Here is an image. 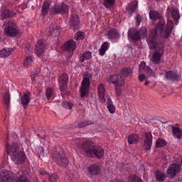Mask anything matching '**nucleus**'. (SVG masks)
Segmentation results:
<instances>
[{
    "label": "nucleus",
    "instance_id": "obj_19",
    "mask_svg": "<svg viewBox=\"0 0 182 182\" xmlns=\"http://www.w3.org/2000/svg\"><path fill=\"white\" fill-rule=\"evenodd\" d=\"M90 87V78L88 76L83 77L82 81L81 82V87L80 88V92H85Z\"/></svg>",
    "mask_w": 182,
    "mask_h": 182
},
{
    "label": "nucleus",
    "instance_id": "obj_38",
    "mask_svg": "<svg viewBox=\"0 0 182 182\" xmlns=\"http://www.w3.org/2000/svg\"><path fill=\"white\" fill-rule=\"evenodd\" d=\"M128 182H142L141 178L134 174H131L128 177Z\"/></svg>",
    "mask_w": 182,
    "mask_h": 182
},
{
    "label": "nucleus",
    "instance_id": "obj_21",
    "mask_svg": "<svg viewBox=\"0 0 182 182\" xmlns=\"http://www.w3.org/2000/svg\"><path fill=\"white\" fill-rule=\"evenodd\" d=\"M100 166L96 164H91L88 167V171L91 176H97L100 174Z\"/></svg>",
    "mask_w": 182,
    "mask_h": 182
},
{
    "label": "nucleus",
    "instance_id": "obj_15",
    "mask_svg": "<svg viewBox=\"0 0 182 182\" xmlns=\"http://www.w3.org/2000/svg\"><path fill=\"white\" fill-rule=\"evenodd\" d=\"M11 160L16 164H22V163H25L26 160V154H25L23 151H20L11 156Z\"/></svg>",
    "mask_w": 182,
    "mask_h": 182
},
{
    "label": "nucleus",
    "instance_id": "obj_39",
    "mask_svg": "<svg viewBox=\"0 0 182 182\" xmlns=\"http://www.w3.org/2000/svg\"><path fill=\"white\" fill-rule=\"evenodd\" d=\"M90 124H92V121L83 120L77 122V126L79 128L86 127V126H90Z\"/></svg>",
    "mask_w": 182,
    "mask_h": 182
},
{
    "label": "nucleus",
    "instance_id": "obj_5",
    "mask_svg": "<svg viewBox=\"0 0 182 182\" xmlns=\"http://www.w3.org/2000/svg\"><path fill=\"white\" fill-rule=\"evenodd\" d=\"M146 36L147 29L144 27L141 28L140 30L131 28L127 33L128 39H132L133 42H139L141 38H145Z\"/></svg>",
    "mask_w": 182,
    "mask_h": 182
},
{
    "label": "nucleus",
    "instance_id": "obj_7",
    "mask_svg": "<svg viewBox=\"0 0 182 182\" xmlns=\"http://www.w3.org/2000/svg\"><path fill=\"white\" fill-rule=\"evenodd\" d=\"M53 159L57 166H60V167H68L69 165V159L66 158V156L62 151H55L53 153Z\"/></svg>",
    "mask_w": 182,
    "mask_h": 182
},
{
    "label": "nucleus",
    "instance_id": "obj_49",
    "mask_svg": "<svg viewBox=\"0 0 182 182\" xmlns=\"http://www.w3.org/2000/svg\"><path fill=\"white\" fill-rule=\"evenodd\" d=\"M46 96L48 100H49V99H50V97H52V96H53V92H46Z\"/></svg>",
    "mask_w": 182,
    "mask_h": 182
},
{
    "label": "nucleus",
    "instance_id": "obj_57",
    "mask_svg": "<svg viewBox=\"0 0 182 182\" xmlns=\"http://www.w3.org/2000/svg\"><path fill=\"white\" fill-rule=\"evenodd\" d=\"M46 92H52V89H51V88H48V89L46 90Z\"/></svg>",
    "mask_w": 182,
    "mask_h": 182
},
{
    "label": "nucleus",
    "instance_id": "obj_2",
    "mask_svg": "<svg viewBox=\"0 0 182 182\" xmlns=\"http://www.w3.org/2000/svg\"><path fill=\"white\" fill-rule=\"evenodd\" d=\"M82 150H84L87 157H97L102 159L105 156V150L102 146H96L91 141H85L82 143Z\"/></svg>",
    "mask_w": 182,
    "mask_h": 182
},
{
    "label": "nucleus",
    "instance_id": "obj_22",
    "mask_svg": "<svg viewBox=\"0 0 182 182\" xmlns=\"http://www.w3.org/2000/svg\"><path fill=\"white\" fill-rule=\"evenodd\" d=\"M127 140L129 144H137L140 141V136L136 134H132L128 136Z\"/></svg>",
    "mask_w": 182,
    "mask_h": 182
},
{
    "label": "nucleus",
    "instance_id": "obj_51",
    "mask_svg": "<svg viewBox=\"0 0 182 182\" xmlns=\"http://www.w3.org/2000/svg\"><path fill=\"white\" fill-rule=\"evenodd\" d=\"M40 176H46L48 175V172L45 171V169H40L39 170Z\"/></svg>",
    "mask_w": 182,
    "mask_h": 182
},
{
    "label": "nucleus",
    "instance_id": "obj_20",
    "mask_svg": "<svg viewBox=\"0 0 182 182\" xmlns=\"http://www.w3.org/2000/svg\"><path fill=\"white\" fill-rule=\"evenodd\" d=\"M21 103L23 106H28L31 103V92H23L21 95Z\"/></svg>",
    "mask_w": 182,
    "mask_h": 182
},
{
    "label": "nucleus",
    "instance_id": "obj_58",
    "mask_svg": "<svg viewBox=\"0 0 182 182\" xmlns=\"http://www.w3.org/2000/svg\"><path fill=\"white\" fill-rule=\"evenodd\" d=\"M30 48H31V46H28V48H25V50H29Z\"/></svg>",
    "mask_w": 182,
    "mask_h": 182
},
{
    "label": "nucleus",
    "instance_id": "obj_9",
    "mask_svg": "<svg viewBox=\"0 0 182 182\" xmlns=\"http://www.w3.org/2000/svg\"><path fill=\"white\" fill-rule=\"evenodd\" d=\"M46 48V42L43 39L38 40L36 45L35 53L36 56L41 58L45 53V49Z\"/></svg>",
    "mask_w": 182,
    "mask_h": 182
},
{
    "label": "nucleus",
    "instance_id": "obj_48",
    "mask_svg": "<svg viewBox=\"0 0 182 182\" xmlns=\"http://www.w3.org/2000/svg\"><path fill=\"white\" fill-rule=\"evenodd\" d=\"M98 92H105V85L100 84L98 86Z\"/></svg>",
    "mask_w": 182,
    "mask_h": 182
},
{
    "label": "nucleus",
    "instance_id": "obj_55",
    "mask_svg": "<svg viewBox=\"0 0 182 182\" xmlns=\"http://www.w3.org/2000/svg\"><path fill=\"white\" fill-rule=\"evenodd\" d=\"M31 75H33V76H35L36 77V76H38V75H39V72H38V71H36V72H34L33 74H31Z\"/></svg>",
    "mask_w": 182,
    "mask_h": 182
},
{
    "label": "nucleus",
    "instance_id": "obj_34",
    "mask_svg": "<svg viewBox=\"0 0 182 182\" xmlns=\"http://www.w3.org/2000/svg\"><path fill=\"white\" fill-rule=\"evenodd\" d=\"M12 53V48H3L0 50V58H8Z\"/></svg>",
    "mask_w": 182,
    "mask_h": 182
},
{
    "label": "nucleus",
    "instance_id": "obj_8",
    "mask_svg": "<svg viewBox=\"0 0 182 182\" xmlns=\"http://www.w3.org/2000/svg\"><path fill=\"white\" fill-rule=\"evenodd\" d=\"M69 12V6L65 3L55 5L50 11V15H63Z\"/></svg>",
    "mask_w": 182,
    "mask_h": 182
},
{
    "label": "nucleus",
    "instance_id": "obj_61",
    "mask_svg": "<svg viewBox=\"0 0 182 182\" xmlns=\"http://www.w3.org/2000/svg\"><path fill=\"white\" fill-rule=\"evenodd\" d=\"M42 150H43V148H41Z\"/></svg>",
    "mask_w": 182,
    "mask_h": 182
},
{
    "label": "nucleus",
    "instance_id": "obj_11",
    "mask_svg": "<svg viewBox=\"0 0 182 182\" xmlns=\"http://www.w3.org/2000/svg\"><path fill=\"white\" fill-rule=\"evenodd\" d=\"M70 27L73 31H79L80 29V19L77 14H72L70 18Z\"/></svg>",
    "mask_w": 182,
    "mask_h": 182
},
{
    "label": "nucleus",
    "instance_id": "obj_3",
    "mask_svg": "<svg viewBox=\"0 0 182 182\" xmlns=\"http://www.w3.org/2000/svg\"><path fill=\"white\" fill-rule=\"evenodd\" d=\"M130 75H132V68L124 67L122 70V74L110 76L109 80L115 85V89L117 90L119 86H124V76H130Z\"/></svg>",
    "mask_w": 182,
    "mask_h": 182
},
{
    "label": "nucleus",
    "instance_id": "obj_45",
    "mask_svg": "<svg viewBox=\"0 0 182 182\" xmlns=\"http://www.w3.org/2000/svg\"><path fill=\"white\" fill-rule=\"evenodd\" d=\"M145 72L149 76H153L154 75V71H153L149 66L145 68Z\"/></svg>",
    "mask_w": 182,
    "mask_h": 182
},
{
    "label": "nucleus",
    "instance_id": "obj_27",
    "mask_svg": "<svg viewBox=\"0 0 182 182\" xmlns=\"http://www.w3.org/2000/svg\"><path fill=\"white\" fill-rule=\"evenodd\" d=\"M149 18L153 21L154 22H156V21H159L160 18H161V16L160 15V13H159L156 11L151 10L149 11Z\"/></svg>",
    "mask_w": 182,
    "mask_h": 182
},
{
    "label": "nucleus",
    "instance_id": "obj_25",
    "mask_svg": "<svg viewBox=\"0 0 182 182\" xmlns=\"http://www.w3.org/2000/svg\"><path fill=\"white\" fill-rule=\"evenodd\" d=\"M107 109L111 114H114L116 112V107L113 105V101L112 98L108 97L107 100Z\"/></svg>",
    "mask_w": 182,
    "mask_h": 182
},
{
    "label": "nucleus",
    "instance_id": "obj_17",
    "mask_svg": "<svg viewBox=\"0 0 182 182\" xmlns=\"http://www.w3.org/2000/svg\"><path fill=\"white\" fill-rule=\"evenodd\" d=\"M178 73L174 70H168L165 73V79L169 82H178Z\"/></svg>",
    "mask_w": 182,
    "mask_h": 182
},
{
    "label": "nucleus",
    "instance_id": "obj_47",
    "mask_svg": "<svg viewBox=\"0 0 182 182\" xmlns=\"http://www.w3.org/2000/svg\"><path fill=\"white\" fill-rule=\"evenodd\" d=\"M146 68H147V66H146V63L141 62L139 67V70H146Z\"/></svg>",
    "mask_w": 182,
    "mask_h": 182
},
{
    "label": "nucleus",
    "instance_id": "obj_33",
    "mask_svg": "<svg viewBox=\"0 0 182 182\" xmlns=\"http://www.w3.org/2000/svg\"><path fill=\"white\" fill-rule=\"evenodd\" d=\"M171 15L175 21L176 25H177V21L180 19V13H178V10L176 8H172L171 10Z\"/></svg>",
    "mask_w": 182,
    "mask_h": 182
},
{
    "label": "nucleus",
    "instance_id": "obj_46",
    "mask_svg": "<svg viewBox=\"0 0 182 182\" xmlns=\"http://www.w3.org/2000/svg\"><path fill=\"white\" fill-rule=\"evenodd\" d=\"M136 26H139L140 23H141V16L140 14H138L136 17Z\"/></svg>",
    "mask_w": 182,
    "mask_h": 182
},
{
    "label": "nucleus",
    "instance_id": "obj_24",
    "mask_svg": "<svg viewBox=\"0 0 182 182\" xmlns=\"http://www.w3.org/2000/svg\"><path fill=\"white\" fill-rule=\"evenodd\" d=\"M178 124H177L176 127L172 126V134L176 139H181L182 137V129L178 127Z\"/></svg>",
    "mask_w": 182,
    "mask_h": 182
},
{
    "label": "nucleus",
    "instance_id": "obj_60",
    "mask_svg": "<svg viewBox=\"0 0 182 182\" xmlns=\"http://www.w3.org/2000/svg\"><path fill=\"white\" fill-rule=\"evenodd\" d=\"M26 9V6H25V7H23V9Z\"/></svg>",
    "mask_w": 182,
    "mask_h": 182
},
{
    "label": "nucleus",
    "instance_id": "obj_1",
    "mask_svg": "<svg viewBox=\"0 0 182 182\" xmlns=\"http://www.w3.org/2000/svg\"><path fill=\"white\" fill-rule=\"evenodd\" d=\"M160 21L156 24L155 28L151 31L147 39L150 49H155L152 55V62L155 65H159L161 60V56L164 55V39H168L171 36L174 23L167 18V23Z\"/></svg>",
    "mask_w": 182,
    "mask_h": 182
},
{
    "label": "nucleus",
    "instance_id": "obj_37",
    "mask_svg": "<svg viewBox=\"0 0 182 182\" xmlns=\"http://www.w3.org/2000/svg\"><path fill=\"white\" fill-rule=\"evenodd\" d=\"M165 146H167V141L161 138H159L156 140V149H159L160 147H164Z\"/></svg>",
    "mask_w": 182,
    "mask_h": 182
},
{
    "label": "nucleus",
    "instance_id": "obj_31",
    "mask_svg": "<svg viewBox=\"0 0 182 182\" xmlns=\"http://www.w3.org/2000/svg\"><path fill=\"white\" fill-rule=\"evenodd\" d=\"M32 63H33V58H32V56L29 55H26L23 62V66L24 68H29V66H31Z\"/></svg>",
    "mask_w": 182,
    "mask_h": 182
},
{
    "label": "nucleus",
    "instance_id": "obj_23",
    "mask_svg": "<svg viewBox=\"0 0 182 182\" xmlns=\"http://www.w3.org/2000/svg\"><path fill=\"white\" fill-rule=\"evenodd\" d=\"M107 36L108 39H119L120 34L114 28H112L107 31Z\"/></svg>",
    "mask_w": 182,
    "mask_h": 182
},
{
    "label": "nucleus",
    "instance_id": "obj_16",
    "mask_svg": "<svg viewBox=\"0 0 182 182\" xmlns=\"http://www.w3.org/2000/svg\"><path fill=\"white\" fill-rule=\"evenodd\" d=\"M19 150V145L16 142H12L11 144H6V151L7 154L13 156L14 154H16V153Z\"/></svg>",
    "mask_w": 182,
    "mask_h": 182
},
{
    "label": "nucleus",
    "instance_id": "obj_59",
    "mask_svg": "<svg viewBox=\"0 0 182 182\" xmlns=\"http://www.w3.org/2000/svg\"><path fill=\"white\" fill-rule=\"evenodd\" d=\"M147 85H149V81H146L145 83H144L145 86H147Z\"/></svg>",
    "mask_w": 182,
    "mask_h": 182
},
{
    "label": "nucleus",
    "instance_id": "obj_10",
    "mask_svg": "<svg viewBox=\"0 0 182 182\" xmlns=\"http://www.w3.org/2000/svg\"><path fill=\"white\" fill-rule=\"evenodd\" d=\"M144 147L146 151L151 149V146H153V135L151 132H146L144 136Z\"/></svg>",
    "mask_w": 182,
    "mask_h": 182
},
{
    "label": "nucleus",
    "instance_id": "obj_54",
    "mask_svg": "<svg viewBox=\"0 0 182 182\" xmlns=\"http://www.w3.org/2000/svg\"><path fill=\"white\" fill-rule=\"evenodd\" d=\"M31 77L32 82H35V79H36V77L35 75H31Z\"/></svg>",
    "mask_w": 182,
    "mask_h": 182
},
{
    "label": "nucleus",
    "instance_id": "obj_28",
    "mask_svg": "<svg viewBox=\"0 0 182 182\" xmlns=\"http://www.w3.org/2000/svg\"><path fill=\"white\" fill-rule=\"evenodd\" d=\"M1 19H7V18H11V16H14V11H11L9 9H3L1 11Z\"/></svg>",
    "mask_w": 182,
    "mask_h": 182
},
{
    "label": "nucleus",
    "instance_id": "obj_44",
    "mask_svg": "<svg viewBox=\"0 0 182 182\" xmlns=\"http://www.w3.org/2000/svg\"><path fill=\"white\" fill-rule=\"evenodd\" d=\"M136 9H137V4H134L133 6H131V9L128 11L129 15H130V16H132V15H133V14H134Z\"/></svg>",
    "mask_w": 182,
    "mask_h": 182
},
{
    "label": "nucleus",
    "instance_id": "obj_42",
    "mask_svg": "<svg viewBox=\"0 0 182 182\" xmlns=\"http://www.w3.org/2000/svg\"><path fill=\"white\" fill-rule=\"evenodd\" d=\"M61 106L65 107V109H69L70 110V109L73 107V104H72V102H63Z\"/></svg>",
    "mask_w": 182,
    "mask_h": 182
},
{
    "label": "nucleus",
    "instance_id": "obj_14",
    "mask_svg": "<svg viewBox=\"0 0 182 182\" xmlns=\"http://www.w3.org/2000/svg\"><path fill=\"white\" fill-rule=\"evenodd\" d=\"M181 168V166L177 164H171L166 171V173L169 177L174 178L175 176H177L178 173H180V170Z\"/></svg>",
    "mask_w": 182,
    "mask_h": 182
},
{
    "label": "nucleus",
    "instance_id": "obj_56",
    "mask_svg": "<svg viewBox=\"0 0 182 182\" xmlns=\"http://www.w3.org/2000/svg\"><path fill=\"white\" fill-rule=\"evenodd\" d=\"M116 96H120L122 95V92H116Z\"/></svg>",
    "mask_w": 182,
    "mask_h": 182
},
{
    "label": "nucleus",
    "instance_id": "obj_53",
    "mask_svg": "<svg viewBox=\"0 0 182 182\" xmlns=\"http://www.w3.org/2000/svg\"><path fill=\"white\" fill-rule=\"evenodd\" d=\"M38 137H39L40 139H42V140L46 139V135H43V136H41V134H37Z\"/></svg>",
    "mask_w": 182,
    "mask_h": 182
},
{
    "label": "nucleus",
    "instance_id": "obj_6",
    "mask_svg": "<svg viewBox=\"0 0 182 182\" xmlns=\"http://www.w3.org/2000/svg\"><path fill=\"white\" fill-rule=\"evenodd\" d=\"M4 33L6 36L15 38V36L19 33L16 23L12 20H9L8 22L4 23Z\"/></svg>",
    "mask_w": 182,
    "mask_h": 182
},
{
    "label": "nucleus",
    "instance_id": "obj_12",
    "mask_svg": "<svg viewBox=\"0 0 182 182\" xmlns=\"http://www.w3.org/2000/svg\"><path fill=\"white\" fill-rule=\"evenodd\" d=\"M63 50L68 52L70 53L69 58H72L73 55V52L76 50V42L73 40H69L65 43H64Z\"/></svg>",
    "mask_w": 182,
    "mask_h": 182
},
{
    "label": "nucleus",
    "instance_id": "obj_36",
    "mask_svg": "<svg viewBox=\"0 0 182 182\" xmlns=\"http://www.w3.org/2000/svg\"><path fill=\"white\" fill-rule=\"evenodd\" d=\"M109 49V43L107 42H105L102 46L101 48L99 50L100 55L101 56H104V55L106 53V50Z\"/></svg>",
    "mask_w": 182,
    "mask_h": 182
},
{
    "label": "nucleus",
    "instance_id": "obj_13",
    "mask_svg": "<svg viewBox=\"0 0 182 182\" xmlns=\"http://www.w3.org/2000/svg\"><path fill=\"white\" fill-rule=\"evenodd\" d=\"M69 76L66 73H63L58 77V85L61 92H65L68 89V82Z\"/></svg>",
    "mask_w": 182,
    "mask_h": 182
},
{
    "label": "nucleus",
    "instance_id": "obj_30",
    "mask_svg": "<svg viewBox=\"0 0 182 182\" xmlns=\"http://www.w3.org/2000/svg\"><path fill=\"white\" fill-rule=\"evenodd\" d=\"M156 180L159 182H163L166 180V173L161 172V171H156L154 173Z\"/></svg>",
    "mask_w": 182,
    "mask_h": 182
},
{
    "label": "nucleus",
    "instance_id": "obj_35",
    "mask_svg": "<svg viewBox=\"0 0 182 182\" xmlns=\"http://www.w3.org/2000/svg\"><path fill=\"white\" fill-rule=\"evenodd\" d=\"M114 2L116 0H102V5L107 8V9H110L114 6Z\"/></svg>",
    "mask_w": 182,
    "mask_h": 182
},
{
    "label": "nucleus",
    "instance_id": "obj_40",
    "mask_svg": "<svg viewBox=\"0 0 182 182\" xmlns=\"http://www.w3.org/2000/svg\"><path fill=\"white\" fill-rule=\"evenodd\" d=\"M74 39L75 41H83L85 39V33L82 31H78L75 33Z\"/></svg>",
    "mask_w": 182,
    "mask_h": 182
},
{
    "label": "nucleus",
    "instance_id": "obj_26",
    "mask_svg": "<svg viewBox=\"0 0 182 182\" xmlns=\"http://www.w3.org/2000/svg\"><path fill=\"white\" fill-rule=\"evenodd\" d=\"M3 103L5 105L6 109H9L11 105V94L8 92L3 94Z\"/></svg>",
    "mask_w": 182,
    "mask_h": 182
},
{
    "label": "nucleus",
    "instance_id": "obj_50",
    "mask_svg": "<svg viewBox=\"0 0 182 182\" xmlns=\"http://www.w3.org/2000/svg\"><path fill=\"white\" fill-rule=\"evenodd\" d=\"M146 79V75L144 74H141L139 75V82H143Z\"/></svg>",
    "mask_w": 182,
    "mask_h": 182
},
{
    "label": "nucleus",
    "instance_id": "obj_18",
    "mask_svg": "<svg viewBox=\"0 0 182 182\" xmlns=\"http://www.w3.org/2000/svg\"><path fill=\"white\" fill-rule=\"evenodd\" d=\"M48 32L50 36H59L60 35V26L56 23H51Z\"/></svg>",
    "mask_w": 182,
    "mask_h": 182
},
{
    "label": "nucleus",
    "instance_id": "obj_52",
    "mask_svg": "<svg viewBox=\"0 0 182 182\" xmlns=\"http://www.w3.org/2000/svg\"><path fill=\"white\" fill-rule=\"evenodd\" d=\"M85 96H89L88 92H81L80 97H85Z\"/></svg>",
    "mask_w": 182,
    "mask_h": 182
},
{
    "label": "nucleus",
    "instance_id": "obj_41",
    "mask_svg": "<svg viewBox=\"0 0 182 182\" xmlns=\"http://www.w3.org/2000/svg\"><path fill=\"white\" fill-rule=\"evenodd\" d=\"M98 96L100 97L101 103H106V92H98Z\"/></svg>",
    "mask_w": 182,
    "mask_h": 182
},
{
    "label": "nucleus",
    "instance_id": "obj_43",
    "mask_svg": "<svg viewBox=\"0 0 182 182\" xmlns=\"http://www.w3.org/2000/svg\"><path fill=\"white\" fill-rule=\"evenodd\" d=\"M48 180L50 182H56L58 180V174L56 173H51L50 175H49L48 176Z\"/></svg>",
    "mask_w": 182,
    "mask_h": 182
},
{
    "label": "nucleus",
    "instance_id": "obj_32",
    "mask_svg": "<svg viewBox=\"0 0 182 182\" xmlns=\"http://www.w3.org/2000/svg\"><path fill=\"white\" fill-rule=\"evenodd\" d=\"M89 59H92V53L90 51H85L80 55V60L81 63H83L85 60H89Z\"/></svg>",
    "mask_w": 182,
    "mask_h": 182
},
{
    "label": "nucleus",
    "instance_id": "obj_29",
    "mask_svg": "<svg viewBox=\"0 0 182 182\" xmlns=\"http://www.w3.org/2000/svg\"><path fill=\"white\" fill-rule=\"evenodd\" d=\"M49 8H50V4H49L48 1H45L43 4L41 9L42 16H46V15H48V13L49 12Z\"/></svg>",
    "mask_w": 182,
    "mask_h": 182
},
{
    "label": "nucleus",
    "instance_id": "obj_4",
    "mask_svg": "<svg viewBox=\"0 0 182 182\" xmlns=\"http://www.w3.org/2000/svg\"><path fill=\"white\" fill-rule=\"evenodd\" d=\"M29 182L28 178L25 175H21L16 178L14 175H11V171L8 170H1L0 173V182Z\"/></svg>",
    "mask_w": 182,
    "mask_h": 182
}]
</instances>
